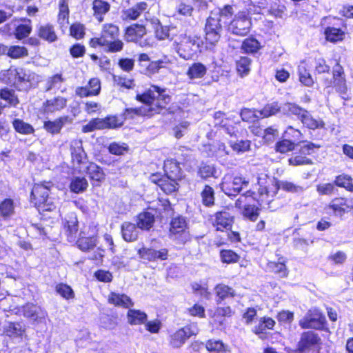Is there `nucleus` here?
<instances>
[{
	"instance_id": "nucleus-1",
	"label": "nucleus",
	"mask_w": 353,
	"mask_h": 353,
	"mask_svg": "<svg viewBox=\"0 0 353 353\" xmlns=\"http://www.w3.org/2000/svg\"><path fill=\"white\" fill-rule=\"evenodd\" d=\"M137 100L143 103L145 107L126 108L123 116L125 119H133L136 116H149L164 108L170 101V97L164 89L152 85L142 94H137Z\"/></svg>"
},
{
	"instance_id": "nucleus-2",
	"label": "nucleus",
	"mask_w": 353,
	"mask_h": 353,
	"mask_svg": "<svg viewBox=\"0 0 353 353\" xmlns=\"http://www.w3.org/2000/svg\"><path fill=\"white\" fill-rule=\"evenodd\" d=\"M53 185L51 182L35 184L32 188L31 196L35 205L43 211H52L57 208L58 202L50 196Z\"/></svg>"
},
{
	"instance_id": "nucleus-3",
	"label": "nucleus",
	"mask_w": 353,
	"mask_h": 353,
	"mask_svg": "<svg viewBox=\"0 0 353 353\" xmlns=\"http://www.w3.org/2000/svg\"><path fill=\"white\" fill-rule=\"evenodd\" d=\"M170 208V202L167 199H159L157 203H153L148 210L140 213L137 216V225L141 230H148L154 224V214L149 210H154L159 214L162 211H167Z\"/></svg>"
},
{
	"instance_id": "nucleus-4",
	"label": "nucleus",
	"mask_w": 353,
	"mask_h": 353,
	"mask_svg": "<svg viewBox=\"0 0 353 353\" xmlns=\"http://www.w3.org/2000/svg\"><path fill=\"white\" fill-rule=\"evenodd\" d=\"M2 30L9 35H13L18 40L28 37L32 32V21L28 19H19L6 24Z\"/></svg>"
},
{
	"instance_id": "nucleus-5",
	"label": "nucleus",
	"mask_w": 353,
	"mask_h": 353,
	"mask_svg": "<svg viewBox=\"0 0 353 353\" xmlns=\"http://www.w3.org/2000/svg\"><path fill=\"white\" fill-rule=\"evenodd\" d=\"M174 43L177 53L185 60L191 59L199 48L196 38L190 35L188 36L186 34L177 36Z\"/></svg>"
},
{
	"instance_id": "nucleus-6",
	"label": "nucleus",
	"mask_w": 353,
	"mask_h": 353,
	"mask_svg": "<svg viewBox=\"0 0 353 353\" xmlns=\"http://www.w3.org/2000/svg\"><path fill=\"white\" fill-rule=\"evenodd\" d=\"M170 235L172 239L182 244L190 240V236L188 230V223L184 217L178 216L172 219Z\"/></svg>"
},
{
	"instance_id": "nucleus-7",
	"label": "nucleus",
	"mask_w": 353,
	"mask_h": 353,
	"mask_svg": "<svg viewBox=\"0 0 353 353\" xmlns=\"http://www.w3.org/2000/svg\"><path fill=\"white\" fill-rule=\"evenodd\" d=\"M323 85L329 88L334 86L337 92L345 94L347 91L346 80L343 67L337 63L332 69L331 78H323Z\"/></svg>"
},
{
	"instance_id": "nucleus-8",
	"label": "nucleus",
	"mask_w": 353,
	"mask_h": 353,
	"mask_svg": "<svg viewBox=\"0 0 353 353\" xmlns=\"http://www.w3.org/2000/svg\"><path fill=\"white\" fill-rule=\"evenodd\" d=\"M252 26L251 19L245 12H239L228 26V30L238 36H245L250 32Z\"/></svg>"
},
{
	"instance_id": "nucleus-9",
	"label": "nucleus",
	"mask_w": 353,
	"mask_h": 353,
	"mask_svg": "<svg viewBox=\"0 0 353 353\" xmlns=\"http://www.w3.org/2000/svg\"><path fill=\"white\" fill-rule=\"evenodd\" d=\"M248 181L241 176H232L227 174L221 183V188L222 191L228 196H235L238 194L240 191L247 187Z\"/></svg>"
},
{
	"instance_id": "nucleus-10",
	"label": "nucleus",
	"mask_w": 353,
	"mask_h": 353,
	"mask_svg": "<svg viewBox=\"0 0 353 353\" xmlns=\"http://www.w3.org/2000/svg\"><path fill=\"white\" fill-rule=\"evenodd\" d=\"M325 323V316L317 309H311L299 321V325L303 328L321 329Z\"/></svg>"
},
{
	"instance_id": "nucleus-11",
	"label": "nucleus",
	"mask_w": 353,
	"mask_h": 353,
	"mask_svg": "<svg viewBox=\"0 0 353 353\" xmlns=\"http://www.w3.org/2000/svg\"><path fill=\"white\" fill-rule=\"evenodd\" d=\"M145 34L146 30L143 26L132 25L127 28L125 39L128 41L139 43L141 47L152 46L153 42L150 39H143Z\"/></svg>"
},
{
	"instance_id": "nucleus-12",
	"label": "nucleus",
	"mask_w": 353,
	"mask_h": 353,
	"mask_svg": "<svg viewBox=\"0 0 353 353\" xmlns=\"http://www.w3.org/2000/svg\"><path fill=\"white\" fill-rule=\"evenodd\" d=\"M199 328L196 324H190L179 329L170 336V343L174 347H180L185 343V341L193 335H196Z\"/></svg>"
},
{
	"instance_id": "nucleus-13",
	"label": "nucleus",
	"mask_w": 353,
	"mask_h": 353,
	"mask_svg": "<svg viewBox=\"0 0 353 353\" xmlns=\"http://www.w3.org/2000/svg\"><path fill=\"white\" fill-rule=\"evenodd\" d=\"M18 312L36 323H45L48 316V313L45 310L32 303L22 306L19 309Z\"/></svg>"
},
{
	"instance_id": "nucleus-14",
	"label": "nucleus",
	"mask_w": 353,
	"mask_h": 353,
	"mask_svg": "<svg viewBox=\"0 0 353 353\" xmlns=\"http://www.w3.org/2000/svg\"><path fill=\"white\" fill-rule=\"evenodd\" d=\"M119 34V28L112 23L105 24L101 32L100 38H93L90 41L92 47L105 46L108 40H114Z\"/></svg>"
},
{
	"instance_id": "nucleus-15",
	"label": "nucleus",
	"mask_w": 353,
	"mask_h": 353,
	"mask_svg": "<svg viewBox=\"0 0 353 353\" xmlns=\"http://www.w3.org/2000/svg\"><path fill=\"white\" fill-rule=\"evenodd\" d=\"M205 30V39L209 43L213 45L219 40L222 26L219 23L217 17H209L208 18Z\"/></svg>"
},
{
	"instance_id": "nucleus-16",
	"label": "nucleus",
	"mask_w": 353,
	"mask_h": 353,
	"mask_svg": "<svg viewBox=\"0 0 353 353\" xmlns=\"http://www.w3.org/2000/svg\"><path fill=\"white\" fill-rule=\"evenodd\" d=\"M70 152L72 163L75 169L88 162L87 155L83 148L82 141L79 139L72 140L70 143Z\"/></svg>"
},
{
	"instance_id": "nucleus-17",
	"label": "nucleus",
	"mask_w": 353,
	"mask_h": 353,
	"mask_svg": "<svg viewBox=\"0 0 353 353\" xmlns=\"http://www.w3.org/2000/svg\"><path fill=\"white\" fill-rule=\"evenodd\" d=\"M20 77H19V89L28 90L35 86L41 81V77L30 70L19 68Z\"/></svg>"
},
{
	"instance_id": "nucleus-18",
	"label": "nucleus",
	"mask_w": 353,
	"mask_h": 353,
	"mask_svg": "<svg viewBox=\"0 0 353 353\" xmlns=\"http://www.w3.org/2000/svg\"><path fill=\"white\" fill-rule=\"evenodd\" d=\"M351 208V201L347 199L339 197L333 199L326 208L327 213L332 212L337 216H342Z\"/></svg>"
},
{
	"instance_id": "nucleus-19",
	"label": "nucleus",
	"mask_w": 353,
	"mask_h": 353,
	"mask_svg": "<svg viewBox=\"0 0 353 353\" xmlns=\"http://www.w3.org/2000/svg\"><path fill=\"white\" fill-rule=\"evenodd\" d=\"M321 343V339L317 334L314 332H305L301 338L299 342V348L301 351L316 350Z\"/></svg>"
},
{
	"instance_id": "nucleus-20",
	"label": "nucleus",
	"mask_w": 353,
	"mask_h": 353,
	"mask_svg": "<svg viewBox=\"0 0 353 353\" xmlns=\"http://www.w3.org/2000/svg\"><path fill=\"white\" fill-rule=\"evenodd\" d=\"M77 170L80 173H86L89 177L96 181H101L104 179V173L102 169L96 163L88 161L82 166L77 167Z\"/></svg>"
},
{
	"instance_id": "nucleus-21",
	"label": "nucleus",
	"mask_w": 353,
	"mask_h": 353,
	"mask_svg": "<svg viewBox=\"0 0 353 353\" xmlns=\"http://www.w3.org/2000/svg\"><path fill=\"white\" fill-rule=\"evenodd\" d=\"M212 222L216 230H228L232 225V216L227 211L218 212L212 217Z\"/></svg>"
},
{
	"instance_id": "nucleus-22",
	"label": "nucleus",
	"mask_w": 353,
	"mask_h": 353,
	"mask_svg": "<svg viewBox=\"0 0 353 353\" xmlns=\"http://www.w3.org/2000/svg\"><path fill=\"white\" fill-rule=\"evenodd\" d=\"M101 90V82L97 78L91 79L88 85L85 87H78L76 89V94L80 97L98 95Z\"/></svg>"
},
{
	"instance_id": "nucleus-23",
	"label": "nucleus",
	"mask_w": 353,
	"mask_h": 353,
	"mask_svg": "<svg viewBox=\"0 0 353 353\" xmlns=\"http://www.w3.org/2000/svg\"><path fill=\"white\" fill-rule=\"evenodd\" d=\"M65 79L60 74H56L50 77L46 82L45 90L46 92L52 91L54 93L60 91L64 92L66 87L64 84Z\"/></svg>"
},
{
	"instance_id": "nucleus-24",
	"label": "nucleus",
	"mask_w": 353,
	"mask_h": 353,
	"mask_svg": "<svg viewBox=\"0 0 353 353\" xmlns=\"http://www.w3.org/2000/svg\"><path fill=\"white\" fill-rule=\"evenodd\" d=\"M37 32L39 38L48 43L54 42L58 39L54 27L50 23H44L39 26Z\"/></svg>"
},
{
	"instance_id": "nucleus-25",
	"label": "nucleus",
	"mask_w": 353,
	"mask_h": 353,
	"mask_svg": "<svg viewBox=\"0 0 353 353\" xmlns=\"http://www.w3.org/2000/svg\"><path fill=\"white\" fill-rule=\"evenodd\" d=\"M154 177L155 176H153L152 180L156 183L165 193L170 194L175 192L177 189L178 183L176 181L179 179L166 176L164 178L157 180Z\"/></svg>"
},
{
	"instance_id": "nucleus-26",
	"label": "nucleus",
	"mask_w": 353,
	"mask_h": 353,
	"mask_svg": "<svg viewBox=\"0 0 353 353\" xmlns=\"http://www.w3.org/2000/svg\"><path fill=\"white\" fill-rule=\"evenodd\" d=\"M67 100L61 97H54L47 100L43 103V110L46 113H53L60 111L66 105Z\"/></svg>"
},
{
	"instance_id": "nucleus-27",
	"label": "nucleus",
	"mask_w": 353,
	"mask_h": 353,
	"mask_svg": "<svg viewBox=\"0 0 353 353\" xmlns=\"http://www.w3.org/2000/svg\"><path fill=\"white\" fill-rule=\"evenodd\" d=\"M70 121L68 117H61L53 121H45L43 128L48 132L52 134H58L60 132L63 126Z\"/></svg>"
},
{
	"instance_id": "nucleus-28",
	"label": "nucleus",
	"mask_w": 353,
	"mask_h": 353,
	"mask_svg": "<svg viewBox=\"0 0 353 353\" xmlns=\"http://www.w3.org/2000/svg\"><path fill=\"white\" fill-rule=\"evenodd\" d=\"M109 303L116 306L129 308L133 305L131 299L124 294L111 292L108 296Z\"/></svg>"
},
{
	"instance_id": "nucleus-29",
	"label": "nucleus",
	"mask_w": 353,
	"mask_h": 353,
	"mask_svg": "<svg viewBox=\"0 0 353 353\" xmlns=\"http://www.w3.org/2000/svg\"><path fill=\"white\" fill-rule=\"evenodd\" d=\"M26 331L25 327L19 323H8L3 332L5 334L10 338L21 339Z\"/></svg>"
},
{
	"instance_id": "nucleus-30",
	"label": "nucleus",
	"mask_w": 353,
	"mask_h": 353,
	"mask_svg": "<svg viewBox=\"0 0 353 353\" xmlns=\"http://www.w3.org/2000/svg\"><path fill=\"white\" fill-rule=\"evenodd\" d=\"M207 73V68L201 63L196 62L192 64L186 72V75L190 80L203 78Z\"/></svg>"
},
{
	"instance_id": "nucleus-31",
	"label": "nucleus",
	"mask_w": 353,
	"mask_h": 353,
	"mask_svg": "<svg viewBox=\"0 0 353 353\" xmlns=\"http://www.w3.org/2000/svg\"><path fill=\"white\" fill-rule=\"evenodd\" d=\"M121 232L124 240L128 242L136 241L139 236V230L136 225L130 222L122 224Z\"/></svg>"
},
{
	"instance_id": "nucleus-32",
	"label": "nucleus",
	"mask_w": 353,
	"mask_h": 353,
	"mask_svg": "<svg viewBox=\"0 0 353 353\" xmlns=\"http://www.w3.org/2000/svg\"><path fill=\"white\" fill-rule=\"evenodd\" d=\"M299 119L307 128L315 130L324 127V122L319 118H314L307 110H304Z\"/></svg>"
},
{
	"instance_id": "nucleus-33",
	"label": "nucleus",
	"mask_w": 353,
	"mask_h": 353,
	"mask_svg": "<svg viewBox=\"0 0 353 353\" xmlns=\"http://www.w3.org/2000/svg\"><path fill=\"white\" fill-rule=\"evenodd\" d=\"M147 8L148 4L145 2H139L133 7L125 10L123 13V18L130 20L137 19Z\"/></svg>"
},
{
	"instance_id": "nucleus-34",
	"label": "nucleus",
	"mask_w": 353,
	"mask_h": 353,
	"mask_svg": "<svg viewBox=\"0 0 353 353\" xmlns=\"http://www.w3.org/2000/svg\"><path fill=\"white\" fill-rule=\"evenodd\" d=\"M164 171L168 177L181 179V168L179 163L174 159H167L164 162Z\"/></svg>"
},
{
	"instance_id": "nucleus-35",
	"label": "nucleus",
	"mask_w": 353,
	"mask_h": 353,
	"mask_svg": "<svg viewBox=\"0 0 353 353\" xmlns=\"http://www.w3.org/2000/svg\"><path fill=\"white\" fill-rule=\"evenodd\" d=\"M64 228L70 237L72 238L74 236L78 231V220L75 213L70 212L66 215Z\"/></svg>"
},
{
	"instance_id": "nucleus-36",
	"label": "nucleus",
	"mask_w": 353,
	"mask_h": 353,
	"mask_svg": "<svg viewBox=\"0 0 353 353\" xmlns=\"http://www.w3.org/2000/svg\"><path fill=\"white\" fill-rule=\"evenodd\" d=\"M233 12L232 7L230 5H226L221 9L212 11L210 17H217L219 23H221L222 21L226 24L228 23V20L233 14Z\"/></svg>"
},
{
	"instance_id": "nucleus-37",
	"label": "nucleus",
	"mask_w": 353,
	"mask_h": 353,
	"mask_svg": "<svg viewBox=\"0 0 353 353\" xmlns=\"http://www.w3.org/2000/svg\"><path fill=\"white\" fill-rule=\"evenodd\" d=\"M298 72L300 82L307 87L314 84V80L307 69V63L303 61L300 63L298 68Z\"/></svg>"
},
{
	"instance_id": "nucleus-38",
	"label": "nucleus",
	"mask_w": 353,
	"mask_h": 353,
	"mask_svg": "<svg viewBox=\"0 0 353 353\" xmlns=\"http://www.w3.org/2000/svg\"><path fill=\"white\" fill-rule=\"evenodd\" d=\"M276 189H281L291 193H301L305 190L303 186L288 181H279L275 184Z\"/></svg>"
},
{
	"instance_id": "nucleus-39",
	"label": "nucleus",
	"mask_w": 353,
	"mask_h": 353,
	"mask_svg": "<svg viewBox=\"0 0 353 353\" xmlns=\"http://www.w3.org/2000/svg\"><path fill=\"white\" fill-rule=\"evenodd\" d=\"M209 353H230L227 347L220 340L210 339L205 343Z\"/></svg>"
},
{
	"instance_id": "nucleus-40",
	"label": "nucleus",
	"mask_w": 353,
	"mask_h": 353,
	"mask_svg": "<svg viewBox=\"0 0 353 353\" xmlns=\"http://www.w3.org/2000/svg\"><path fill=\"white\" fill-rule=\"evenodd\" d=\"M14 214V204L11 199H6L0 203V215L3 219L10 218Z\"/></svg>"
},
{
	"instance_id": "nucleus-41",
	"label": "nucleus",
	"mask_w": 353,
	"mask_h": 353,
	"mask_svg": "<svg viewBox=\"0 0 353 353\" xmlns=\"http://www.w3.org/2000/svg\"><path fill=\"white\" fill-rule=\"evenodd\" d=\"M170 61L167 57L154 61H150L148 64H142L145 67V73L148 74H154L159 72L161 68H165Z\"/></svg>"
},
{
	"instance_id": "nucleus-42",
	"label": "nucleus",
	"mask_w": 353,
	"mask_h": 353,
	"mask_svg": "<svg viewBox=\"0 0 353 353\" xmlns=\"http://www.w3.org/2000/svg\"><path fill=\"white\" fill-rule=\"evenodd\" d=\"M147 315L145 312L137 310H129L128 312V321L132 325H139L145 323Z\"/></svg>"
},
{
	"instance_id": "nucleus-43",
	"label": "nucleus",
	"mask_w": 353,
	"mask_h": 353,
	"mask_svg": "<svg viewBox=\"0 0 353 353\" xmlns=\"http://www.w3.org/2000/svg\"><path fill=\"white\" fill-rule=\"evenodd\" d=\"M314 72L315 75H319L321 81L323 78H325V75H330V66L326 63L325 59L319 58L314 60Z\"/></svg>"
},
{
	"instance_id": "nucleus-44",
	"label": "nucleus",
	"mask_w": 353,
	"mask_h": 353,
	"mask_svg": "<svg viewBox=\"0 0 353 353\" xmlns=\"http://www.w3.org/2000/svg\"><path fill=\"white\" fill-rule=\"evenodd\" d=\"M304 109L292 103H285L281 105V112L286 115H295L299 119L304 112Z\"/></svg>"
},
{
	"instance_id": "nucleus-45",
	"label": "nucleus",
	"mask_w": 353,
	"mask_h": 353,
	"mask_svg": "<svg viewBox=\"0 0 353 353\" xmlns=\"http://www.w3.org/2000/svg\"><path fill=\"white\" fill-rule=\"evenodd\" d=\"M202 203L206 207H211L214 203V191L212 187L205 185L201 193Z\"/></svg>"
},
{
	"instance_id": "nucleus-46",
	"label": "nucleus",
	"mask_w": 353,
	"mask_h": 353,
	"mask_svg": "<svg viewBox=\"0 0 353 353\" xmlns=\"http://www.w3.org/2000/svg\"><path fill=\"white\" fill-rule=\"evenodd\" d=\"M6 54L12 59H21L28 55V50L24 46H11L8 48Z\"/></svg>"
},
{
	"instance_id": "nucleus-47",
	"label": "nucleus",
	"mask_w": 353,
	"mask_h": 353,
	"mask_svg": "<svg viewBox=\"0 0 353 353\" xmlns=\"http://www.w3.org/2000/svg\"><path fill=\"white\" fill-rule=\"evenodd\" d=\"M259 198H257L254 193L251 191H248L245 193L246 196H252L254 199L257 200L259 202H269V196H273L275 194L274 191H270L267 187H261L259 189Z\"/></svg>"
},
{
	"instance_id": "nucleus-48",
	"label": "nucleus",
	"mask_w": 353,
	"mask_h": 353,
	"mask_svg": "<svg viewBox=\"0 0 353 353\" xmlns=\"http://www.w3.org/2000/svg\"><path fill=\"white\" fill-rule=\"evenodd\" d=\"M12 125L14 130L20 134H30L34 132V128L30 124L19 119L13 121Z\"/></svg>"
},
{
	"instance_id": "nucleus-49",
	"label": "nucleus",
	"mask_w": 353,
	"mask_h": 353,
	"mask_svg": "<svg viewBox=\"0 0 353 353\" xmlns=\"http://www.w3.org/2000/svg\"><path fill=\"white\" fill-rule=\"evenodd\" d=\"M77 244L78 248L82 251H88L97 245V237L94 235L90 237H81L77 241Z\"/></svg>"
},
{
	"instance_id": "nucleus-50",
	"label": "nucleus",
	"mask_w": 353,
	"mask_h": 353,
	"mask_svg": "<svg viewBox=\"0 0 353 353\" xmlns=\"http://www.w3.org/2000/svg\"><path fill=\"white\" fill-rule=\"evenodd\" d=\"M326 39L331 42L341 41L344 37V32L339 28L328 27L325 30Z\"/></svg>"
},
{
	"instance_id": "nucleus-51",
	"label": "nucleus",
	"mask_w": 353,
	"mask_h": 353,
	"mask_svg": "<svg viewBox=\"0 0 353 353\" xmlns=\"http://www.w3.org/2000/svg\"><path fill=\"white\" fill-rule=\"evenodd\" d=\"M110 9V5L102 0H94L93 2V10L94 14L99 21H102L101 15L106 13Z\"/></svg>"
},
{
	"instance_id": "nucleus-52",
	"label": "nucleus",
	"mask_w": 353,
	"mask_h": 353,
	"mask_svg": "<svg viewBox=\"0 0 353 353\" xmlns=\"http://www.w3.org/2000/svg\"><path fill=\"white\" fill-rule=\"evenodd\" d=\"M251 59L247 57H241L236 61V70L238 73L241 76H246L250 70Z\"/></svg>"
},
{
	"instance_id": "nucleus-53",
	"label": "nucleus",
	"mask_w": 353,
	"mask_h": 353,
	"mask_svg": "<svg viewBox=\"0 0 353 353\" xmlns=\"http://www.w3.org/2000/svg\"><path fill=\"white\" fill-rule=\"evenodd\" d=\"M241 48L245 52L253 54L261 48V45L256 39L248 38L243 41Z\"/></svg>"
},
{
	"instance_id": "nucleus-54",
	"label": "nucleus",
	"mask_w": 353,
	"mask_h": 353,
	"mask_svg": "<svg viewBox=\"0 0 353 353\" xmlns=\"http://www.w3.org/2000/svg\"><path fill=\"white\" fill-rule=\"evenodd\" d=\"M19 68H10L4 74L3 76L6 79L8 83L14 85L16 88H19V77H20V73L19 72Z\"/></svg>"
},
{
	"instance_id": "nucleus-55",
	"label": "nucleus",
	"mask_w": 353,
	"mask_h": 353,
	"mask_svg": "<svg viewBox=\"0 0 353 353\" xmlns=\"http://www.w3.org/2000/svg\"><path fill=\"white\" fill-rule=\"evenodd\" d=\"M88 185V181L84 177H76L71 181L70 190L73 192L79 193L85 191Z\"/></svg>"
},
{
	"instance_id": "nucleus-56",
	"label": "nucleus",
	"mask_w": 353,
	"mask_h": 353,
	"mask_svg": "<svg viewBox=\"0 0 353 353\" xmlns=\"http://www.w3.org/2000/svg\"><path fill=\"white\" fill-rule=\"evenodd\" d=\"M105 129V121L103 119L96 118L92 119L88 123L83 126V132H90L97 130Z\"/></svg>"
},
{
	"instance_id": "nucleus-57",
	"label": "nucleus",
	"mask_w": 353,
	"mask_h": 353,
	"mask_svg": "<svg viewBox=\"0 0 353 353\" xmlns=\"http://www.w3.org/2000/svg\"><path fill=\"white\" fill-rule=\"evenodd\" d=\"M279 112H281V106L276 102L267 104L261 110H257L261 117H268Z\"/></svg>"
},
{
	"instance_id": "nucleus-58",
	"label": "nucleus",
	"mask_w": 353,
	"mask_h": 353,
	"mask_svg": "<svg viewBox=\"0 0 353 353\" xmlns=\"http://www.w3.org/2000/svg\"><path fill=\"white\" fill-rule=\"evenodd\" d=\"M57 294L61 295L65 299H70L74 297V293L70 286L67 284L61 283L56 285L55 288Z\"/></svg>"
},
{
	"instance_id": "nucleus-59",
	"label": "nucleus",
	"mask_w": 353,
	"mask_h": 353,
	"mask_svg": "<svg viewBox=\"0 0 353 353\" xmlns=\"http://www.w3.org/2000/svg\"><path fill=\"white\" fill-rule=\"evenodd\" d=\"M216 296L221 299L223 300L228 297H232L234 295V291L232 288L223 284L217 285L215 288Z\"/></svg>"
},
{
	"instance_id": "nucleus-60",
	"label": "nucleus",
	"mask_w": 353,
	"mask_h": 353,
	"mask_svg": "<svg viewBox=\"0 0 353 353\" xmlns=\"http://www.w3.org/2000/svg\"><path fill=\"white\" fill-rule=\"evenodd\" d=\"M334 183L337 186L344 188L347 190L353 192V184L350 176L346 174L339 175L336 176Z\"/></svg>"
},
{
	"instance_id": "nucleus-61",
	"label": "nucleus",
	"mask_w": 353,
	"mask_h": 353,
	"mask_svg": "<svg viewBox=\"0 0 353 353\" xmlns=\"http://www.w3.org/2000/svg\"><path fill=\"white\" fill-rule=\"evenodd\" d=\"M295 144L290 140L284 138L282 141H280L276 144V151L281 153H285L290 151H292L294 149Z\"/></svg>"
},
{
	"instance_id": "nucleus-62",
	"label": "nucleus",
	"mask_w": 353,
	"mask_h": 353,
	"mask_svg": "<svg viewBox=\"0 0 353 353\" xmlns=\"http://www.w3.org/2000/svg\"><path fill=\"white\" fill-rule=\"evenodd\" d=\"M243 215L245 218L255 221L259 215V210L254 205H246L243 208Z\"/></svg>"
},
{
	"instance_id": "nucleus-63",
	"label": "nucleus",
	"mask_w": 353,
	"mask_h": 353,
	"mask_svg": "<svg viewBox=\"0 0 353 353\" xmlns=\"http://www.w3.org/2000/svg\"><path fill=\"white\" fill-rule=\"evenodd\" d=\"M283 138L288 139L294 143L301 141L303 138L302 133L292 126H289L283 133Z\"/></svg>"
},
{
	"instance_id": "nucleus-64",
	"label": "nucleus",
	"mask_w": 353,
	"mask_h": 353,
	"mask_svg": "<svg viewBox=\"0 0 353 353\" xmlns=\"http://www.w3.org/2000/svg\"><path fill=\"white\" fill-rule=\"evenodd\" d=\"M0 97L11 105L14 106L19 103L18 99L17 96H15L13 90L3 89L0 91Z\"/></svg>"
}]
</instances>
